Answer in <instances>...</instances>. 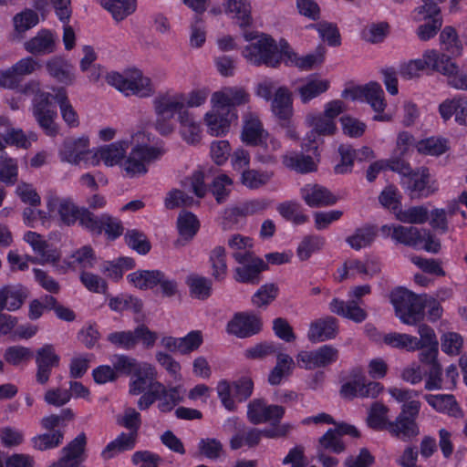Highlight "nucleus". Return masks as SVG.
<instances>
[{
	"label": "nucleus",
	"mask_w": 467,
	"mask_h": 467,
	"mask_svg": "<svg viewBox=\"0 0 467 467\" xmlns=\"http://www.w3.org/2000/svg\"><path fill=\"white\" fill-rule=\"evenodd\" d=\"M152 108L156 117L153 127L160 135L167 137L175 132L173 119L177 115L182 140L190 145L201 142L203 137L202 123L192 112L185 109L183 92L174 89L160 92L152 100Z\"/></svg>",
	"instance_id": "f257e3e1"
},
{
	"label": "nucleus",
	"mask_w": 467,
	"mask_h": 467,
	"mask_svg": "<svg viewBox=\"0 0 467 467\" xmlns=\"http://www.w3.org/2000/svg\"><path fill=\"white\" fill-rule=\"evenodd\" d=\"M243 37L247 44L241 54L250 65L277 67L284 61L286 40L275 41L267 34L254 31L244 32Z\"/></svg>",
	"instance_id": "f03ea898"
},
{
	"label": "nucleus",
	"mask_w": 467,
	"mask_h": 467,
	"mask_svg": "<svg viewBox=\"0 0 467 467\" xmlns=\"http://www.w3.org/2000/svg\"><path fill=\"white\" fill-rule=\"evenodd\" d=\"M38 81L30 80L21 87L16 98L7 99L11 109L17 110L22 104V95H35L32 101V113L39 127L50 137L58 133V126L56 122L57 116L56 107L51 104L52 94L40 90Z\"/></svg>",
	"instance_id": "7ed1b4c3"
},
{
	"label": "nucleus",
	"mask_w": 467,
	"mask_h": 467,
	"mask_svg": "<svg viewBox=\"0 0 467 467\" xmlns=\"http://www.w3.org/2000/svg\"><path fill=\"white\" fill-rule=\"evenodd\" d=\"M342 100L334 99L324 105L322 112L312 111L306 115L305 123L310 130L303 140L306 151H316L324 137L334 136L337 131V118L345 111Z\"/></svg>",
	"instance_id": "20e7f679"
},
{
	"label": "nucleus",
	"mask_w": 467,
	"mask_h": 467,
	"mask_svg": "<svg viewBox=\"0 0 467 467\" xmlns=\"http://www.w3.org/2000/svg\"><path fill=\"white\" fill-rule=\"evenodd\" d=\"M390 397L401 403V410L395 420L390 421L388 431L395 437H414L420 433L416 423L421 403L418 400L420 391L409 388L392 387L388 389Z\"/></svg>",
	"instance_id": "39448f33"
},
{
	"label": "nucleus",
	"mask_w": 467,
	"mask_h": 467,
	"mask_svg": "<svg viewBox=\"0 0 467 467\" xmlns=\"http://www.w3.org/2000/svg\"><path fill=\"white\" fill-rule=\"evenodd\" d=\"M129 147V140H119L93 148L92 167L101 164L107 168L119 167L121 172L130 179L142 176L138 167L130 164Z\"/></svg>",
	"instance_id": "423d86ee"
},
{
	"label": "nucleus",
	"mask_w": 467,
	"mask_h": 467,
	"mask_svg": "<svg viewBox=\"0 0 467 467\" xmlns=\"http://www.w3.org/2000/svg\"><path fill=\"white\" fill-rule=\"evenodd\" d=\"M155 136L143 129L134 131L130 136V164L138 167L142 176L149 171V164L160 160L166 152L162 142L151 145Z\"/></svg>",
	"instance_id": "0eeeda50"
},
{
	"label": "nucleus",
	"mask_w": 467,
	"mask_h": 467,
	"mask_svg": "<svg viewBox=\"0 0 467 467\" xmlns=\"http://www.w3.org/2000/svg\"><path fill=\"white\" fill-rule=\"evenodd\" d=\"M106 81L125 96L145 99L155 93L151 78L138 68H130L122 73L111 71L106 75Z\"/></svg>",
	"instance_id": "6e6552de"
},
{
	"label": "nucleus",
	"mask_w": 467,
	"mask_h": 467,
	"mask_svg": "<svg viewBox=\"0 0 467 467\" xmlns=\"http://www.w3.org/2000/svg\"><path fill=\"white\" fill-rule=\"evenodd\" d=\"M390 302L397 317L409 326H414L423 318L426 300L423 296L399 287L391 292Z\"/></svg>",
	"instance_id": "1a4fd4ad"
},
{
	"label": "nucleus",
	"mask_w": 467,
	"mask_h": 467,
	"mask_svg": "<svg viewBox=\"0 0 467 467\" xmlns=\"http://www.w3.org/2000/svg\"><path fill=\"white\" fill-rule=\"evenodd\" d=\"M343 97L351 100L367 101L375 112L373 119L376 121L388 122L392 119L391 114L384 112L387 104L384 99V91L379 83L370 82L365 86L346 89Z\"/></svg>",
	"instance_id": "9d476101"
},
{
	"label": "nucleus",
	"mask_w": 467,
	"mask_h": 467,
	"mask_svg": "<svg viewBox=\"0 0 467 467\" xmlns=\"http://www.w3.org/2000/svg\"><path fill=\"white\" fill-rule=\"evenodd\" d=\"M151 393H144L138 400V407L143 410L151 406L156 400L158 408L162 412H168L182 401L184 389L182 386L166 388L162 383H154Z\"/></svg>",
	"instance_id": "9b49d317"
},
{
	"label": "nucleus",
	"mask_w": 467,
	"mask_h": 467,
	"mask_svg": "<svg viewBox=\"0 0 467 467\" xmlns=\"http://www.w3.org/2000/svg\"><path fill=\"white\" fill-rule=\"evenodd\" d=\"M58 157L62 162L85 169L92 167L93 148L88 136H80L65 140L58 150Z\"/></svg>",
	"instance_id": "f8f14e48"
},
{
	"label": "nucleus",
	"mask_w": 467,
	"mask_h": 467,
	"mask_svg": "<svg viewBox=\"0 0 467 467\" xmlns=\"http://www.w3.org/2000/svg\"><path fill=\"white\" fill-rule=\"evenodd\" d=\"M47 211H39L41 222L45 224L52 218L59 217L60 221L71 225L78 222V207L71 200L60 198L55 192H49L46 196Z\"/></svg>",
	"instance_id": "ddd939ff"
},
{
	"label": "nucleus",
	"mask_w": 467,
	"mask_h": 467,
	"mask_svg": "<svg viewBox=\"0 0 467 467\" xmlns=\"http://www.w3.org/2000/svg\"><path fill=\"white\" fill-rule=\"evenodd\" d=\"M250 101L248 90L242 86H224L213 91L210 97V105L223 110L237 112L236 108Z\"/></svg>",
	"instance_id": "4468645a"
},
{
	"label": "nucleus",
	"mask_w": 467,
	"mask_h": 467,
	"mask_svg": "<svg viewBox=\"0 0 467 467\" xmlns=\"http://www.w3.org/2000/svg\"><path fill=\"white\" fill-rule=\"evenodd\" d=\"M404 179L402 184L410 192L413 197L426 198L438 191V183L433 180L426 168L416 171L409 170L402 173Z\"/></svg>",
	"instance_id": "2eb2a0df"
},
{
	"label": "nucleus",
	"mask_w": 467,
	"mask_h": 467,
	"mask_svg": "<svg viewBox=\"0 0 467 467\" xmlns=\"http://www.w3.org/2000/svg\"><path fill=\"white\" fill-rule=\"evenodd\" d=\"M238 119V113L232 110H223L211 106L202 116L206 132L212 137H223L230 131L233 122Z\"/></svg>",
	"instance_id": "dca6fc26"
},
{
	"label": "nucleus",
	"mask_w": 467,
	"mask_h": 467,
	"mask_svg": "<svg viewBox=\"0 0 467 467\" xmlns=\"http://www.w3.org/2000/svg\"><path fill=\"white\" fill-rule=\"evenodd\" d=\"M443 55L436 50H426L421 57L411 59L403 63L400 68V74L406 79H411L420 76L421 72L430 68L439 72L442 63Z\"/></svg>",
	"instance_id": "f3484780"
},
{
	"label": "nucleus",
	"mask_w": 467,
	"mask_h": 467,
	"mask_svg": "<svg viewBox=\"0 0 467 467\" xmlns=\"http://www.w3.org/2000/svg\"><path fill=\"white\" fill-rule=\"evenodd\" d=\"M337 358L338 350L330 345H324L312 351H301L296 356L297 365L306 369L327 367Z\"/></svg>",
	"instance_id": "a211bd4d"
},
{
	"label": "nucleus",
	"mask_w": 467,
	"mask_h": 467,
	"mask_svg": "<svg viewBox=\"0 0 467 467\" xmlns=\"http://www.w3.org/2000/svg\"><path fill=\"white\" fill-rule=\"evenodd\" d=\"M223 10L213 7L211 13L214 15L223 12L228 18L240 27H248L253 23L252 5L248 0H223Z\"/></svg>",
	"instance_id": "6ab92c4d"
},
{
	"label": "nucleus",
	"mask_w": 467,
	"mask_h": 467,
	"mask_svg": "<svg viewBox=\"0 0 467 467\" xmlns=\"http://www.w3.org/2000/svg\"><path fill=\"white\" fill-rule=\"evenodd\" d=\"M271 204L266 198H253L230 206L223 211L225 223H236L239 217L253 216L264 213Z\"/></svg>",
	"instance_id": "aec40b11"
},
{
	"label": "nucleus",
	"mask_w": 467,
	"mask_h": 467,
	"mask_svg": "<svg viewBox=\"0 0 467 467\" xmlns=\"http://www.w3.org/2000/svg\"><path fill=\"white\" fill-rule=\"evenodd\" d=\"M157 369L148 362H142L140 367L130 375L129 381V393L133 396H138L144 393L152 392V385L159 383L156 380Z\"/></svg>",
	"instance_id": "412c9836"
},
{
	"label": "nucleus",
	"mask_w": 467,
	"mask_h": 467,
	"mask_svg": "<svg viewBox=\"0 0 467 467\" xmlns=\"http://www.w3.org/2000/svg\"><path fill=\"white\" fill-rule=\"evenodd\" d=\"M87 438L84 433H79L62 450V456L48 467H78L86 459L85 447Z\"/></svg>",
	"instance_id": "4be33fe9"
},
{
	"label": "nucleus",
	"mask_w": 467,
	"mask_h": 467,
	"mask_svg": "<svg viewBox=\"0 0 467 467\" xmlns=\"http://www.w3.org/2000/svg\"><path fill=\"white\" fill-rule=\"evenodd\" d=\"M262 328L260 317L251 313H238L228 322L226 330L240 338L257 334Z\"/></svg>",
	"instance_id": "5701e85b"
},
{
	"label": "nucleus",
	"mask_w": 467,
	"mask_h": 467,
	"mask_svg": "<svg viewBox=\"0 0 467 467\" xmlns=\"http://www.w3.org/2000/svg\"><path fill=\"white\" fill-rule=\"evenodd\" d=\"M300 196L311 208L332 206L338 201V197L327 188L314 183L303 186L300 189Z\"/></svg>",
	"instance_id": "b1692460"
},
{
	"label": "nucleus",
	"mask_w": 467,
	"mask_h": 467,
	"mask_svg": "<svg viewBox=\"0 0 467 467\" xmlns=\"http://www.w3.org/2000/svg\"><path fill=\"white\" fill-rule=\"evenodd\" d=\"M59 361L60 357L52 345L46 344L38 348L36 353V381L42 385L46 384L49 379L52 368L58 367Z\"/></svg>",
	"instance_id": "393cba45"
},
{
	"label": "nucleus",
	"mask_w": 467,
	"mask_h": 467,
	"mask_svg": "<svg viewBox=\"0 0 467 467\" xmlns=\"http://www.w3.org/2000/svg\"><path fill=\"white\" fill-rule=\"evenodd\" d=\"M380 233L383 236L390 237L396 243L407 246L419 248L420 244L421 229L414 226L385 224L381 226Z\"/></svg>",
	"instance_id": "a878e982"
},
{
	"label": "nucleus",
	"mask_w": 467,
	"mask_h": 467,
	"mask_svg": "<svg viewBox=\"0 0 467 467\" xmlns=\"http://www.w3.org/2000/svg\"><path fill=\"white\" fill-rule=\"evenodd\" d=\"M285 414L283 407L267 405L262 400H254L248 404L247 418L253 424L279 420Z\"/></svg>",
	"instance_id": "bb28decb"
},
{
	"label": "nucleus",
	"mask_w": 467,
	"mask_h": 467,
	"mask_svg": "<svg viewBox=\"0 0 467 467\" xmlns=\"http://www.w3.org/2000/svg\"><path fill=\"white\" fill-rule=\"evenodd\" d=\"M243 262H237L240 265L234 271L235 281L246 284H257L260 280V274L267 268L265 262L254 254Z\"/></svg>",
	"instance_id": "cd10ccee"
},
{
	"label": "nucleus",
	"mask_w": 467,
	"mask_h": 467,
	"mask_svg": "<svg viewBox=\"0 0 467 467\" xmlns=\"http://www.w3.org/2000/svg\"><path fill=\"white\" fill-rule=\"evenodd\" d=\"M325 54L326 48L318 46L313 53L299 57L287 43L283 62L286 66H295L302 70H309L323 63Z\"/></svg>",
	"instance_id": "c85d7f7f"
},
{
	"label": "nucleus",
	"mask_w": 467,
	"mask_h": 467,
	"mask_svg": "<svg viewBox=\"0 0 467 467\" xmlns=\"http://www.w3.org/2000/svg\"><path fill=\"white\" fill-rule=\"evenodd\" d=\"M344 434L357 437L358 436V431L352 425L346 423L337 424L335 429H329L322 437H320V448L323 450L331 451L336 453L343 451L345 447L340 438Z\"/></svg>",
	"instance_id": "c756f323"
},
{
	"label": "nucleus",
	"mask_w": 467,
	"mask_h": 467,
	"mask_svg": "<svg viewBox=\"0 0 467 467\" xmlns=\"http://www.w3.org/2000/svg\"><path fill=\"white\" fill-rule=\"evenodd\" d=\"M329 87L330 82L328 79L311 75L300 81L296 88V93L303 104H307L312 99L325 93Z\"/></svg>",
	"instance_id": "7c9ffc66"
},
{
	"label": "nucleus",
	"mask_w": 467,
	"mask_h": 467,
	"mask_svg": "<svg viewBox=\"0 0 467 467\" xmlns=\"http://www.w3.org/2000/svg\"><path fill=\"white\" fill-rule=\"evenodd\" d=\"M268 131L265 130L259 117L253 112H246L244 116V124L241 133V140L251 146L259 143L267 137Z\"/></svg>",
	"instance_id": "2f4dec72"
},
{
	"label": "nucleus",
	"mask_w": 467,
	"mask_h": 467,
	"mask_svg": "<svg viewBox=\"0 0 467 467\" xmlns=\"http://www.w3.org/2000/svg\"><path fill=\"white\" fill-rule=\"evenodd\" d=\"M28 296V290L21 284L4 286L0 289V311L18 310Z\"/></svg>",
	"instance_id": "473e14b6"
},
{
	"label": "nucleus",
	"mask_w": 467,
	"mask_h": 467,
	"mask_svg": "<svg viewBox=\"0 0 467 467\" xmlns=\"http://www.w3.org/2000/svg\"><path fill=\"white\" fill-rule=\"evenodd\" d=\"M439 113L444 121L454 117L459 125L467 126V98L455 97L445 99L439 106Z\"/></svg>",
	"instance_id": "72a5a7b5"
},
{
	"label": "nucleus",
	"mask_w": 467,
	"mask_h": 467,
	"mask_svg": "<svg viewBox=\"0 0 467 467\" xmlns=\"http://www.w3.org/2000/svg\"><path fill=\"white\" fill-rule=\"evenodd\" d=\"M338 327L337 319L333 317H326L315 320L310 324L307 337L311 342H323L334 338L337 334Z\"/></svg>",
	"instance_id": "f704fd0d"
},
{
	"label": "nucleus",
	"mask_w": 467,
	"mask_h": 467,
	"mask_svg": "<svg viewBox=\"0 0 467 467\" xmlns=\"http://www.w3.org/2000/svg\"><path fill=\"white\" fill-rule=\"evenodd\" d=\"M426 402L437 412L454 418L463 416L455 398L451 394H425Z\"/></svg>",
	"instance_id": "c9c22d12"
},
{
	"label": "nucleus",
	"mask_w": 467,
	"mask_h": 467,
	"mask_svg": "<svg viewBox=\"0 0 467 467\" xmlns=\"http://www.w3.org/2000/svg\"><path fill=\"white\" fill-rule=\"evenodd\" d=\"M24 241L32 248L33 252L38 256L36 258L39 264L56 263L59 254L55 250H47V244L44 237L39 234L28 231L24 234Z\"/></svg>",
	"instance_id": "e433bc0d"
},
{
	"label": "nucleus",
	"mask_w": 467,
	"mask_h": 467,
	"mask_svg": "<svg viewBox=\"0 0 467 467\" xmlns=\"http://www.w3.org/2000/svg\"><path fill=\"white\" fill-rule=\"evenodd\" d=\"M47 71L57 82L67 86L73 85L76 80L72 64L61 57H53L46 64Z\"/></svg>",
	"instance_id": "4c0bfd02"
},
{
	"label": "nucleus",
	"mask_w": 467,
	"mask_h": 467,
	"mask_svg": "<svg viewBox=\"0 0 467 467\" xmlns=\"http://www.w3.org/2000/svg\"><path fill=\"white\" fill-rule=\"evenodd\" d=\"M271 109L273 114L281 120H288L293 116L292 93L285 87H279L275 89L271 99Z\"/></svg>",
	"instance_id": "58836bf2"
},
{
	"label": "nucleus",
	"mask_w": 467,
	"mask_h": 467,
	"mask_svg": "<svg viewBox=\"0 0 467 467\" xmlns=\"http://www.w3.org/2000/svg\"><path fill=\"white\" fill-rule=\"evenodd\" d=\"M51 100L54 99L59 106L61 118L69 128H78L80 124L79 117L70 103L67 92L64 88H54Z\"/></svg>",
	"instance_id": "ea45409f"
},
{
	"label": "nucleus",
	"mask_w": 467,
	"mask_h": 467,
	"mask_svg": "<svg viewBox=\"0 0 467 467\" xmlns=\"http://www.w3.org/2000/svg\"><path fill=\"white\" fill-rule=\"evenodd\" d=\"M329 309L331 312L356 323L363 322L368 317L367 312L355 300L345 302L335 298L330 302Z\"/></svg>",
	"instance_id": "a19ab883"
},
{
	"label": "nucleus",
	"mask_w": 467,
	"mask_h": 467,
	"mask_svg": "<svg viewBox=\"0 0 467 467\" xmlns=\"http://www.w3.org/2000/svg\"><path fill=\"white\" fill-rule=\"evenodd\" d=\"M25 49L34 55L50 54L56 49V37L49 30H40L24 44Z\"/></svg>",
	"instance_id": "79ce46f5"
},
{
	"label": "nucleus",
	"mask_w": 467,
	"mask_h": 467,
	"mask_svg": "<svg viewBox=\"0 0 467 467\" xmlns=\"http://www.w3.org/2000/svg\"><path fill=\"white\" fill-rule=\"evenodd\" d=\"M254 146H258L254 159L262 164L275 163L277 161V153L282 148L281 141L269 132L267 133L266 138H264Z\"/></svg>",
	"instance_id": "37998d69"
},
{
	"label": "nucleus",
	"mask_w": 467,
	"mask_h": 467,
	"mask_svg": "<svg viewBox=\"0 0 467 467\" xmlns=\"http://www.w3.org/2000/svg\"><path fill=\"white\" fill-rule=\"evenodd\" d=\"M274 175L275 172L270 170L249 168L241 172L239 182L246 189L255 191L266 186Z\"/></svg>",
	"instance_id": "c03bdc74"
},
{
	"label": "nucleus",
	"mask_w": 467,
	"mask_h": 467,
	"mask_svg": "<svg viewBox=\"0 0 467 467\" xmlns=\"http://www.w3.org/2000/svg\"><path fill=\"white\" fill-rule=\"evenodd\" d=\"M439 72L447 77L448 84L453 88L467 90V70H460L456 63L445 55Z\"/></svg>",
	"instance_id": "a18cd8bd"
},
{
	"label": "nucleus",
	"mask_w": 467,
	"mask_h": 467,
	"mask_svg": "<svg viewBox=\"0 0 467 467\" xmlns=\"http://www.w3.org/2000/svg\"><path fill=\"white\" fill-rule=\"evenodd\" d=\"M199 227V220L192 213L187 211L181 212L177 219V229L180 235L177 244L184 245L188 241L192 240L197 234Z\"/></svg>",
	"instance_id": "49530a36"
},
{
	"label": "nucleus",
	"mask_w": 467,
	"mask_h": 467,
	"mask_svg": "<svg viewBox=\"0 0 467 467\" xmlns=\"http://www.w3.org/2000/svg\"><path fill=\"white\" fill-rule=\"evenodd\" d=\"M232 255L236 262H243L254 254L253 252L254 241L251 237L240 234H232L227 241Z\"/></svg>",
	"instance_id": "de8ad7c7"
},
{
	"label": "nucleus",
	"mask_w": 467,
	"mask_h": 467,
	"mask_svg": "<svg viewBox=\"0 0 467 467\" xmlns=\"http://www.w3.org/2000/svg\"><path fill=\"white\" fill-rule=\"evenodd\" d=\"M100 5L116 22L124 20L137 8L136 0H101Z\"/></svg>",
	"instance_id": "09e8293b"
},
{
	"label": "nucleus",
	"mask_w": 467,
	"mask_h": 467,
	"mask_svg": "<svg viewBox=\"0 0 467 467\" xmlns=\"http://www.w3.org/2000/svg\"><path fill=\"white\" fill-rule=\"evenodd\" d=\"M137 433L130 432L119 434L114 441H110L101 451V457L109 460L124 451L131 450L136 441Z\"/></svg>",
	"instance_id": "8fccbe9b"
},
{
	"label": "nucleus",
	"mask_w": 467,
	"mask_h": 467,
	"mask_svg": "<svg viewBox=\"0 0 467 467\" xmlns=\"http://www.w3.org/2000/svg\"><path fill=\"white\" fill-rule=\"evenodd\" d=\"M459 211L458 204L451 203L446 209L435 208L429 213L430 225L436 231L444 234L449 231V219Z\"/></svg>",
	"instance_id": "3c124183"
},
{
	"label": "nucleus",
	"mask_w": 467,
	"mask_h": 467,
	"mask_svg": "<svg viewBox=\"0 0 467 467\" xmlns=\"http://www.w3.org/2000/svg\"><path fill=\"white\" fill-rule=\"evenodd\" d=\"M389 169L399 173H405L409 170V165L400 160L391 157L389 160H379L371 163L366 172V178L368 182H373L381 171Z\"/></svg>",
	"instance_id": "603ef678"
},
{
	"label": "nucleus",
	"mask_w": 467,
	"mask_h": 467,
	"mask_svg": "<svg viewBox=\"0 0 467 467\" xmlns=\"http://www.w3.org/2000/svg\"><path fill=\"white\" fill-rule=\"evenodd\" d=\"M295 368L294 359L287 354L277 355L276 364L268 376V382L271 385H279L283 379L288 377Z\"/></svg>",
	"instance_id": "864d4df0"
},
{
	"label": "nucleus",
	"mask_w": 467,
	"mask_h": 467,
	"mask_svg": "<svg viewBox=\"0 0 467 467\" xmlns=\"http://www.w3.org/2000/svg\"><path fill=\"white\" fill-rule=\"evenodd\" d=\"M186 284L192 297L204 300L212 294V281L202 275L192 274L187 276Z\"/></svg>",
	"instance_id": "5fc2aeb1"
},
{
	"label": "nucleus",
	"mask_w": 467,
	"mask_h": 467,
	"mask_svg": "<svg viewBox=\"0 0 467 467\" xmlns=\"http://www.w3.org/2000/svg\"><path fill=\"white\" fill-rule=\"evenodd\" d=\"M326 244L325 238L312 234L305 236L296 248V255L300 261L308 260L314 253L320 251Z\"/></svg>",
	"instance_id": "6e6d98bb"
},
{
	"label": "nucleus",
	"mask_w": 467,
	"mask_h": 467,
	"mask_svg": "<svg viewBox=\"0 0 467 467\" xmlns=\"http://www.w3.org/2000/svg\"><path fill=\"white\" fill-rule=\"evenodd\" d=\"M160 270H138L127 275V280L136 288L152 289L156 286Z\"/></svg>",
	"instance_id": "4d7b16f0"
},
{
	"label": "nucleus",
	"mask_w": 467,
	"mask_h": 467,
	"mask_svg": "<svg viewBox=\"0 0 467 467\" xmlns=\"http://www.w3.org/2000/svg\"><path fill=\"white\" fill-rule=\"evenodd\" d=\"M212 276L217 281L225 279L228 272L226 264V251L222 246L215 247L210 254Z\"/></svg>",
	"instance_id": "13d9d810"
},
{
	"label": "nucleus",
	"mask_w": 467,
	"mask_h": 467,
	"mask_svg": "<svg viewBox=\"0 0 467 467\" xmlns=\"http://www.w3.org/2000/svg\"><path fill=\"white\" fill-rule=\"evenodd\" d=\"M382 343L393 348L405 349L407 351L417 350L416 337L405 333H387L384 335Z\"/></svg>",
	"instance_id": "bf43d9fd"
},
{
	"label": "nucleus",
	"mask_w": 467,
	"mask_h": 467,
	"mask_svg": "<svg viewBox=\"0 0 467 467\" xmlns=\"http://www.w3.org/2000/svg\"><path fill=\"white\" fill-rule=\"evenodd\" d=\"M375 238V228L372 226H365L357 229L346 239V242L351 248L355 250H360L369 246L374 242Z\"/></svg>",
	"instance_id": "052dcab7"
},
{
	"label": "nucleus",
	"mask_w": 467,
	"mask_h": 467,
	"mask_svg": "<svg viewBox=\"0 0 467 467\" xmlns=\"http://www.w3.org/2000/svg\"><path fill=\"white\" fill-rule=\"evenodd\" d=\"M395 218L410 224H422L429 220V211L424 206H412L408 209H400L396 212Z\"/></svg>",
	"instance_id": "680f3d73"
},
{
	"label": "nucleus",
	"mask_w": 467,
	"mask_h": 467,
	"mask_svg": "<svg viewBox=\"0 0 467 467\" xmlns=\"http://www.w3.org/2000/svg\"><path fill=\"white\" fill-rule=\"evenodd\" d=\"M389 33L387 22H374L368 24L362 30V38L371 44H379L385 40Z\"/></svg>",
	"instance_id": "e2e57ef3"
},
{
	"label": "nucleus",
	"mask_w": 467,
	"mask_h": 467,
	"mask_svg": "<svg viewBox=\"0 0 467 467\" xmlns=\"http://www.w3.org/2000/svg\"><path fill=\"white\" fill-rule=\"evenodd\" d=\"M415 147L420 153L439 156L448 150V141L440 137H431L418 141Z\"/></svg>",
	"instance_id": "0e129e2a"
},
{
	"label": "nucleus",
	"mask_w": 467,
	"mask_h": 467,
	"mask_svg": "<svg viewBox=\"0 0 467 467\" xmlns=\"http://www.w3.org/2000/svg\"><path fill=\"white\" fill-rule=\"evenodd\" d=\"M234 181L225 173L217 175L211 184V192L218 203L226 201L233 189Z\"/></svg>",
	"instance_id": "69168bd1"
},
{
	"label": "nucleus",
	"mask_w": 467,
	"mask_h": 467,
	"mask_svg": "<svg viewBox=\"0 0 467 467\" xmlns=\"http://www.w3.org/2000/svg\"><path fill=\"white\" fill-rule=\"evenodd\" d=\"M389 408L383 403L375 402L368 412L367 419L369 427L375 430H387L390 421L388 420Z\"/></svg>",
	"instance_id": "338daca9"
},
{
	"label": "nucleus",
	"mask_w": 467,
	"mask_h": 467,
	"mask_svg": "<svg viewBox=\"0 0 467 467\" xmlns=\"http://www.w3.org/2000/svg\"><path fill=\"white\" fill-rule=\"evenodd\" d=\"M36 140L35 133L26 134L19 128H10L4 134V140L7 145L16 146L17 148L28 149L32 141Z\"/></svg>",
	"instance_id": "774afa93"
}]
</instances>
